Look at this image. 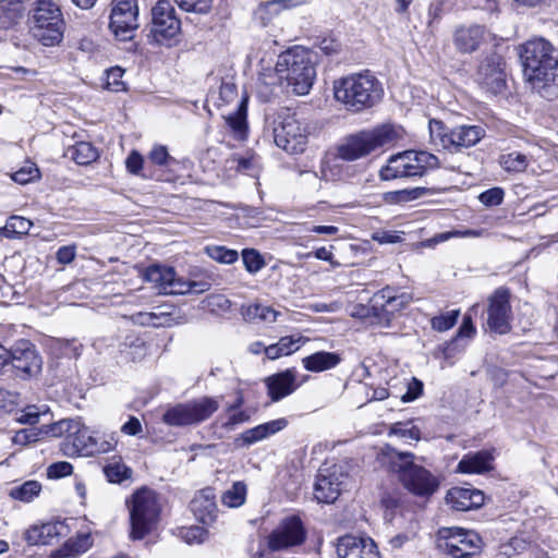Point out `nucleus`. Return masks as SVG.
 Returning <instances> with one entry per match:
<instances>
[{
	"label": "nucleus",
	"instance_id": "f257e3e1",
	"mask_svg": "<svg viewBox=\"0 0 558 558\" xmlns=\"http://www.w3.org/2000/svg\"><path fill=\"white\" fill-rule=\"evenodd\" d=\"M519 56L532 89L544 97L550 96L558 75V53L554 46L545 38H532L519 47Z\"/></svg>",
	"mask_w": 558,
	"mask_h": 558
},
{
	"label": "nucleus",
	"instance_id": "f03ea898",
	"mask_svg": "<svg viewBox=\"0 0 558 558\" xmlns=\"http://www.w3.org/2000/svg\"><path fill=\"white\" fill-rule=\"evenodd\" d=\"M333 95L347 110L360 112L375 106L381 99L383 87L380 82L366 71L335 81Z\"/></svg>",
	"mask_w": 558,
	"mask_h": 558
},
{
	"label": "nucleus",
	"instance_id": "7ed1b4c3",
	"mask_svg": "<svg viewBox=\"0 0 558 558\" xmlns=\"http://www.w3.org/2000/svg\"><path fill=\"white\" fill-rule=\"evenodd\" d=\"M275 71L279 80L287 81L294 94L306 95L316 77L313 53L304 47H293L279 54Z\"/></svg>",
	"mask_w": 558,
	"mask_h": 558
},
{
	"label": "nucleus",
	"instance_id": "20e7f679",
	"mask_svg": "<svg viewBox=\"0 0 558 558\" xmlns=\"http://www.w3.org/2000/svg\"><path fill=\"white\" fill-rule=\"evenodd\" d=\"M398 138L399 132L392 125L384 124L364 130L344 138L338 146V157L354 161L379 148L392 145Z\"/></svg>",
	"mask_w": 558,
	"mask_h": 558
},
{
	"label": "nucleus",
	"instance_id": "39448f33",
	"mask_svg": "<svg viewBox=\"0 0 558 558\" xmlns=\"http://www.w3.org/2000/svg\"><path fill=\"white\" fill-rule=\"evenodd\" d=\"M389 457L391 470L398 473L399 480L409 492L427 497L437 490L439 486L437 478L425 468L413 462V453L390 449Z\"/></svg>",
	"mask_w": 558,
	"mask_h": 558
},
{
	"label": "nucleus",
	"instance_id": "423d86ee",
	"mask_svg": "<svg viewBox=\"0 0 558 558\" xmlns=\"http://www.w3.org/2000/svg\"><path fill=\"white\" fill-rule=\"evenodd\" d=\"M62 13L52 0H37L29 17V33L43 46L53 47L63 38Z\"/></svg>",
	"mask_w": 558,
	"mask_h": 558
},
{
	"label": "nucleus",
	"instance_id": "0eeeda50",
	"mask_svg": "<svg viewBox=\"0 0 558 558\" xmlns=\"http://www.w3.org/2000/svg\"><path fill=\"white\" fill-rule=\"evenodd\" d=\"M439 165L438 158L425 150H405L391 156L379 171L381 180L422 177L427 170Z\"/></svg>",
	"mask_w": 558,
	"mask_h": 558
},
{
	"label": "nucleus",
	"instance_id": "6e6552de",
	"mask_svg": "<svg viewBox=\"0 0 558 558\" xmlns=\"http://www.w3.org/2000/svg\"><path fill=\"white\" fill-rule=\"evenodd\" d=\"M130 508L131 537L142 539L158 521L160 504L155 492L141 488L132 496Z\"/></svg>",
	"mask_w": 558,
	"mask_h": 558
},
{
	"label": "nucleus",
	"instance_id": "1a4fd4ad",
	"mask_svg": "<svg viewBox=\"0 0 558 558\" xmlns=\"http://www.w3.org/2000/svg\"><path fill=\"white\" fill-rule=\"evenodd\" d=\"M272 133L275 144L289 154L303 153L310 134L304 121L287 108L278 112Z\"/></svg>",
	"mask_w": 558,
	"mask_h": 558
},
{
	"label": "nucleus",
	"instance_id": "9d476101",
	"mask_svg": "<svg viewBox=\"0 0 558 558\" xmlns=\"http://www.w3.org/2000/svg\"><path fill=\"white\" fill-rule=\"evenodd\" d=\"M219 409V401L211 397H202L168 408L162 421L169 426L198 425L208 420Z\"/></svg>",
	"mask_w": 558,
	"mask_h": 558
},
{
	"label": "nucleus",
	"instance_id": "9b49d317",
	"mask_svg": "<svg viewBox=\"0 0 558 558\" xmlns=\"http://www.w3.org/2000/svg\"><path fill=\"white\" fill-rule=\"evenodd\" d=\"M430 140L435 145L444 149L458 151L476 145L485 135V130L480 125H459L448 129L441 121H429Z\"/></svg>",
	"mask_w": 558,
	"mask_h": 558
},
{
	"label": "nucleus",
	"instance_id": "f8f14e48",
	"mask_svg": "<svg viewBox=\"0 0 558 558\" xmlns=\"http://www.w3.org/2000/svg\"><path fill=\"white\" fill-rule=\"evenodd\" d=\"M181 21L168 0H159L151 9L150 36L160 45L172 46L178 41Z\"/></svg>",
	"mask_w": 558,
	"mask_h": 558
},
{
	"label": "nucleus",
	"instance_id": "ddd939ff",
	"mask_svg": "<svg viewBox=\"0 0 558 558\" xmlns=\"http://www.w3.org/2000/svg\"><path fill=\"white\" fill-rule=\"evenodd\" d=\"M438 547L453 558H471L482 548V538L471 530L450 527L440 531Z\"/></svg>",
	"mask_w": 558,
	"mask_h": 558
},
{
	"label": "nucleus",
	"instance_id": "4468645a",
	"mask_svg": "<svg viewBox=\"0 0 558 558\" xmlns=\"http://www.w3.org/2000/svg\"><path fill=\"white\" fill-rule=\"evenodd\" d=\"M137 27V0H113L109 29L114 38L120 41L131 40L134 38Z\"/></svg>",
	"mask_w": 558,
	"mask_h": 558
},
{
	"label": "nucleus",
	"instance_id": "2eb2a0df",
	"mask_svg": "<svg viewBox=\"0 0 558 558\" xmlns=\"http://www.w3.org/2000/svg\"><path fill=\"white\" fill-rule=\"evenodd\" d=\"M347 477L341 465L332 464L320 468L314 486L315 498L319 502H333L343 489Z\"/></svg>",
	"mask_w": 558,
	"mask_h": 558
},
{
	"label": "nucleus",
	"instance_id": "dca6fc26",
	"mask_svg": "<svg viewBox=\"0 0 558 558\" xmlns=\"http://www.w3.org/2000/svg\"><path fill=\"white\" fill-rule=\"evenodd\" d=\"M374 302L379 311V326L388 327L392 316L412 302V295L388 286L374 294Z\"/></svg>",
	"mask_w": 558,
	"mask_h": 558
},
{
	"label": "nucleus",
	"instance_id": "f3484780",
	"mask_svg": "<svg viewBox=\"0 0 558 558\" xmlns=\"http://www.w3.org/2000/svg\"><path fill=\"white\" fill-rule=\"evenodd\" d=\"M511 306L507 290L497 289L488 299L487 326L499 335L510 331Z\"/></svg>",
	"mask_w": 558,
	"mask_h": 558
},
{
	"label": "nucleus",
	"instance_id": "a211bd4d",
	"mask_svg": "<svg viewBox=\"0 0 558 558\" xmlns=\"http://www.w3.org/2000/svg\"><path fill=\"white\" fill-rule=\"evenodd\" d=\"M505 68L506 63L500 54L496 52L487 54L478 64L476 80L487 90L497 94L506 83Z\"/></svg>",
	"mask_w": 558,
	"mask_h": 558
},
{
	"label": "nucleus",
	"instance_id": "6ab92c4d",
	"mask_svg": "<svg viewBox=\"0 0 558 558\" xmlns=\"http://www.w3.org/2000/svg\"><path fill=\"white\" fill-rule=\"evenodd\" d=\"M305 535L301 519L295 515L288 517L271 532L268 545L272 550L298 546L304 542Z\"/></svg>",
	"mask_w": 558,
	"mask_h": 558
},
{
	"label": "nucleus",
	"instance_id": "aec40b11",
	"mask_svg": "<svg viewBox=\"0 0 558 558\" xmlns=\"http://www.w3.org/2000/svg\"><path fill=\"white\" fill-rule=\"evenodd\" d=\"M8 354L5 365L11 363L16 371L27 376H34L41 369V357L35 345L27 340L17 341L11 350H8Z\"/></svg>",
	"mask_w": 558,
	"mask_h": 558
},
{
	"label": "nucleus",
	"instance_id": "412c9836",
	"mask_svg": "<svg viewBox=\"0 0 558 558\" xmlns=\"http://www.w3.org/2000/svg\"><path fill=\"white\" fill-rule=\"evenodd\" d=\"M337 555L339 558H381L373 538L351 534L338 538Z\"/></svg>",
	"mask_w": 558,
	"mask_h": 558
},
{
	"label": "nucleus",
	"instance_id": "4be33fe9",
	"mask_svg": "<svg viewBox=\"0 0 558 558\" xmlns=\"http://www.w3.org/2000/svg\"><path fill=\"white\" fill-rule=\"evenodd\" d=\"M267 388V395L272 402L292 395L299 387L296 384V371L288 368L286 371L270 375L264 379Z\"/></svg>",
	"mask_w": 558,
	"mask_h": 558
},
{
	"label": "nucleus",
	"instance_id": "5701e85b",
	"mask_svg": "<svg viewBox=\"0 0 558 558\" xmlns=\"http://www.w3.org/2000/svg\"><path fill=\"white\" fill-rule=\"evenodd\" d=\"M66 534L68 526L61 521H56L31 526L26 530L24 538L33 546L50 545Z\"/></svg>",
	"mask_w": 558,
	"mask_h": 558
},
{
	"label": "nucleus",
	"instance_id": "b1692460",
	"mask_svg": "<svg viewBox=\"0 0 558 558\" xmlns=\"http://www.w3.org/2000/svg\"><path fill=\"white\" fill-rule=\"evenodd\" d=\"M191 511L194 517L204 524H211L218 515L215 490L210 487L199 490L191 504Z\"/></svg>",
	"mask_w": 558,
	"mask_h": 558
},
{
	"label": "nucleus",
	"instance_id": "393cba45",
	"mask_svg": "<svg viewBox=\"0 0 558 558\" xmlns=\"http://www.w3.org/2000/svg\"><path fill=\"white\" fill-rule=\"evenodd\" d=\"M446 501L457 511H469L484 504V494L475 488L452 487L446 495Z\"/></svg>",
	"mask_w": 558,
	"mask_h": 558
},
{
	"label": "nucleus",
	"instance_id": "a878e982",
	"mask_svg": "<svg viewBox=\"0 0 558 558\" xmlns=\"http://www.w3.org/2000/svg\"><path fill=\"white\" fill-rule=\"evenodd\" d=\"M287 426L288 421L284 417L272 420L243 432L235 441L241 447H248L281 432Z\"/></svg>",
	"mask_w": 558,
	"mask_h": 558
},
{
	"label": "nucleus",
	"instance_id": "bb28decb",
	"mask_svg": "<svg viewBox=\"0 0 558 558\" xmlns=\"http://www.w3.org/2000/svg\"><path fill=\"white\" fill-rule=\"evenodd\" d=\"M485 40V28L480 25L459 27L453 35V44L458 51L471 53L477 50Z\"/></svg>",
	"mask_w": 558,
	"mask_h": 558
},
{
	"label": "nucleus",
	"instance_id": "cd10ccee",
	"mask_svg": "<svg viewBox=\"0 0 558 558\" xmlns=\"http://www.w3.org/2000/svg\"><path fill=\"white\" fill-rule=\"evenodd\" d=\"M494 456L488 450L470 452L458 463L457 470L464 474H483L493 469Z\"/></svg>",
	"mask_w": 558,
	"mask_h": 558
},
{
	"label": "nucleus",
	"instance_id": "c85d7f7f",
	"mask_svg": "<svg viewBox=\"0 0 558 558\" xmlns=\"http://www.w3.org/2000/svg\"><path fill=\"white\" fill-rule=\"evenodd\" d=\"M93 435L80 422V429L73 432L70 440L62 444V450L66 456H90Z\"/></svg>",
	"mask_w": 558,
	"mask_h": 558
},
{
	"label": "nucleus",
	"instance_id": "c756f323",
	"mask_svg": "<svg viewBox=\"0 0 558 558\" xmlns=\"http://www.w3.org/2000/svg\"><path fill=\"white\" fill-rule=\"evenodd\" d=\"M341 362V356L335 352L319 351L302 360L304 368L308 372L319 373L335 368Z\"/></svg>",
	"mask_w": 558,
	"mask_h": 558
},
{
	"label": "nucleus",
	"instance_id": "7c9ffc66",
	"mask_svg": "<svg viewBox=\"0 0 558 558\" xmlns=\"http://www.w3.org/2000/svg\"><path fill=\"white\" fill-rule=\"evenodd\" d=\"M173 268L160 265H151L146 268L144 279L154 284V288L159 293L166 294V287L171 283L173 279Z\"/></svg>",
	"mask_w": 558,
	"mask_h": 558
},
{
	"label": "nucleus",
	"instance_id": "2f4dec72",
	"mask_svg": "<svg viewBox=\"0 0 558 558\" xmlns=\"http://www.w3.org/2000/svg\"><path fill=\"white\" fill-rule=\"evenodd\" d=\"M242 315L244 319L248 322H264L272 324L278 319L281 313L270 306L252 304L243 308Z\"/></svg>",
	"mask_w": 558,
	"mask_h": 558
},
{
	"label": "nucleus",
	"instance_id": "473e14b6",
	"mask_svg": "<svg viewBox=\"0 0 558 558\" xmlns=\"http://www.w3.org/2000/svg\"><path fill=\"white\" fill-rule=\"evenodd\" d=\"M65 156L77 165H88L98 158L97 149L88 142H80L65 150Z\"/></svg>",
	"mask_w": 558,
	"mask_h": 558
},
{
	"label": "nucleus",
	"instance_id": "72a5a7b5",
	"mask_svg": "<svg viewBox=\"0 0 558 558\" xmlns=\"http://www.w3.org/2000/svg\"><path fill=\"white\" fill-rule=\"evenodd\" d=\"M41 427L45 436H65V441H68L72 437L73 432H77L80 429V421L74 418H64L52 424L43 425Z\"/></svg>",
	"mask_w": 558,
	"mask_h": 558
},
{
	"label": "nucleus",
	"instance_id": "f704fd0d",
	"mask_svg": "<svg viewBox=\"0 0 558 558\" xmlns=\"http://www.w3.org/2000/svg\"><path fill=\"white\" fill-rule=\"evenodd\" d=\"M24 7L21 0H0V23L10 27L23 15Z\"/></svg>",
	"mask_w": 558,
	"mask_h": 558
},
{
	"label": "nucleus",
	"instance_id": "c9c22d12",
	"mask_svg": "<svg viewBox=\"0 0 558 558\" xmlns=\"http://www.w3.org/2000/svg\"><path fill=\"white\" fill-rule=\"evenodd\" d=\"M247 495V486L244 482L238 481L221 496V502L228 508H239L244 505Z\"/></svg>",
	"mask_w": 558,
	"mask_h": 558
},
{
	"label": "nucleus",
	"instance_id": "e433bc0d",
	"mask_svg": "<svg viewBox=\"0 0 558 558\" xmlns=\"http://www.w3.org/2000/svg\"><path fill=\"white\" fill-rule=\"evenodd\" d=\"M531 158L521 151H511L501 155L500 166L508 172H523L530 165Z\"/></svg>",
	"mask_w": 558,
	"mask_h": 558
},
{
	"label": "nucleus",
	"instance_id": "4c0bfd02",
	"mask_svg": "<svg viewBox=\"0 0 558 558\" xmlns=\"http://www.w3.org/2000/svg\"><path fill=\"white\" fill-rule=\"evenodd\" d=\"M32 226L31 220L21 216H12L7 220L4 227L0 228V234L9 239L25 235L28 233Z\"/></svg>",
	"mask_w": 558,
	"mask_h": 558
},
{
	"label": "nucleus",
	"instance_id": "58836bf2",
	"mask_svg": "<svg viewBox=\"0 0 558 558\" xmlns=\"http://www.w3.org/2000/svg\"><path fill=\"white\" fill-rule=\"evenodd\" d=\"M104 473L110 483H121L131 477L132 470L121 459H112L104 466Z\"/></svg>",
	"mask_w": 558,
	"mask_h": 558
},
{
	"label": "nucleus",
	"instance_id": "ea45409f",
	"mask_svg": "<svg viewBox=\"0 0 558 558\" xmlns=\"http://www.w3.org/2000/svg\"><path fill=\"white\" fill-rule=\"evenodd\" d=\"M349 314L353 318L369 322L379 326V311L375 310L374 296L371 299L369 304L356 303L350 307Z\"/></svg>",
	"mask_w": 558,
	"mask_h": 558
},
{
	"label": "nucleus",
	"instance_id": "a19ab883",
	"mask_svg": "<svg viewBox=\"0 0 558 558\" xmlns=\"http://www.w3.org/2000/svg\"><path fill=\"white\" fill-rule=\"evenodd\" d=\"M41 485L37 481H27L24 484L10 489V497L24 502L32 501L39 495Z\"/></svg>",
	"mask_w": 558,
	"mask_h": 558
},
{
	"label": "nucleus",
	"instance_id": "79ce46f5",
	"mask_svg": "<svg viewBox=\"0 0 558 558\" xmlns=\"http://www.w3.org/2000/svg\"><path fill=\"white\" fill-rule=\"evenodd\" d=\"M227 122L234 132V136L239 140H243L246 134V104L245 100H243L236 110L235 113L230 114L227 118Z\"/></svg>",
	"mask_w": 558,
	"mask_h": 558
},
{
	"label": "nucleus",
	"instance_id": "37998d69",
	"mask_svg": "<svg viewBox=\"0 0 558 558\" xmlns=\"http://www.w3.org/2000/svg\"><path fill=\"white\" fill-rule=\"evenodd\" d=\"M241 256L245 270L252 275L257 274L266 266L264 257L255 248H244Z\"/></svg>",
	"mask_w": 558,
	"mask_h": 558
},
{
	"label": "nucleus",
	"instance_id": "c03bdc74",
	"mask_svg": "<svg viewBox=\"0 0 558 558\" xmlns=\"http://www.w3.org/2000/svg\"><path fill=\"white\" fill-rule=\"evenodd\" d=\"M389 435L417 441L421 438V430L412 422H397L390 426Z\"/></svg>",
	"mask_w": 558,
	"mask_h": 558
},
{
	"label": "nucleus",
	"instance_id": "a18cd8bd",
	"mask_svg": "<svg viewBox=\"0 0 558 558\" xmlns=\"http://www.w3.org/2000/svg\"><path fill=\"white\" fill-rule=\"evenodd\" d=\"M49 413V408L45 404H31L26 405L21 414L16 417V421L22 424L34 425L38 423L39 417L41 415H46Z\"/></svg>",
	"mask_w": 558,
	"mask_h": 558
},
{
	"label": "nucleus",
	"instance_id": "49530a36",
	"mask_svg": "<svg viewBox=\"0 0 558 558\" xmlns=\"http://www.w3.org/2000/svg\"><path fill=\"white\" fill-rule=\"evenodd\" d=\"M205 252L211 259L221 264L230 265L235 263L239 258V254L235 250H230L219 245L207 246Z\"/></svg>",
	"mask_w": 558,
	"mask_h": 558
},
{
	"label": "nucleus",
	"instance_id": "de8ad7c7",
	"mask_svg": "<svg viewBox=\"0 0 558 558\" xmlns=\"http://www.w3.org/2000/svg\"><path fill=\"white\" fill-rule=\"evenodd\" d=\"M459 315V310H452L439 316H435L430 320L432 328L439 332L447 331L456 325Z\"/></svg>",
	"mask_w": 558,
	"mask_h": 558
},
{
	"label": "nucleus",
	"instance_id": "09e8293b",
	"mask_svg": "<svg viewBox=\"0 0 558 558\" xmlns=\"http://www.w3.org/2000/svg\"><path fill=\"white\" fill-rule=\"evenodd\" d=\"M44 435L43 427L40 428H24L17 430L12 437V442L19 446H27L38 441Z\"/></svg>",
	"mask_w": 558,
	"mask_h": 558
},
{
	"label": "nucleus",
	"instance_id": "8fccbe9b",
	"mask_svg": "<svg viewBox=\"0 0 558 558\" xmlns=\"http://www.w3.org/2000/svg\"><path fill=\"white\" fill-rule=\"evenodd\" d=\"M423 189L400 190L385 194V201L390 204H401L413 201L423 195Z\"/></svg>",
	"mask_w": 558,
	"mask_h": 558
},
{
	"label": "nucleus",
	"instance_id": "3c124183",
	"mask_svg": "<svg viewBox=\"0 0 558 558\" xmlns=\"http://www.w3.org/2000/svg\"><path fill=\"white\" fill-rule=\"evenodd\" d=\"M117 442L114 433L110 434L108 438L93 436L90 456L110 452L116 448Z\"/></svg>",
	"mask_w": 558,
	"mask_h": 558
},
{
	"label": "nucleus",
	"instance_id": "603ef678",
	"mask_svg": "<svg viewBox=\"0 0 558 558\" xmlns=\"http://www.w3.org/2000/svg\"><path fill=\"white\" fill-rule=\"evenodd\" d=\"M124 71L119 68L114 66L107 71V77H106V88L110 92H122L125 89V83L123 82Z\"/></svg>",
	"mask_w": 558,
	"mask_h": 558
},
{
	"label": "nucleus",
	"instance_id": "864d4df0",
	"mask_svg": "<svg viewBox=\"0 0 558 558\" xmlns=\"http://www.w3.org/2000/svg\"><path fill=\"white\" fill-rule=\"evenodd\" d=\"M182 10L198 14L207 13L213 4V0H174Z\"/></svg>",
	"mask_w": 558,
	"mask_h": 558
},
{
	"label": "nucleus",
	"instance_id": "5fc2aeb1",
	"mask_svg": "<svg viewBox=\"0 0 558 558\" xmlns=\"http://www.w3.org/2000/svg\"><path fill=\"white\" fill-rule=\"evenodd\" d=\"M306 341L307 339L301 336H286L281 337L277 344L284 355H290L298 351Z\"/></svg>",
	"mask_w": 558,
	"mask_h": 558
},
{
	"label": "nucleus",
	"instance_id": "6e6d98bb",
	"mask_svg": "<svg viewBox=\"0 0 558 558\" xmlns=\"http://www.w3.org/2000/svg\"><path fill=\"white\" fill-rule=\"evenodd\" d=\"M207 530H205L203 526L198 525H192L189 527H183L180 531L181 537L187 543V544H199L203 543L207 538Z\"/></svg>",
	"mask_w": 558,
	"mask_h": 558
},
{
	"label": "nucleus",
	"instance_id": "4d7b16f0",
	"mask_svg": "<svg viewBox=\"0 0 558 558\" xmlns=\"http://www.w3.org/2000/svg\"><path fill=\"white\" fill-rule=\"evenodd\" d=\"M239 171L246 172L250 175H257L259 169V158L253 154H247L236 158Z\"/></svg>",
	"mask_w": 558,
	"mask_h": 558
},
{
	"label": "nucleus",
	"instance_id": "13d9d810",
	"mask_svg": "<svg viewBox=\"0 0 558 558\" xmlns=\"http://www.w3.org/2000/svg\"><path fill=\"white\" fill-rule=\"evenodd\" d=\"M39 178V170L34 163L27 165L12 174L13 181L20 184H27Z\"/></svg>",
	"mask_w": 558,
	"mask_h": 558
},
{
	"label": "nucleus",
	"instance_id": "bf43d9fd",
	"mask_svg": "<svg viewBox=\"0 0 558 558\" xmlns=\"http://www.w3.org/2000/svg\"><path fill=\"white\" fill-rule=\"evenodd\" d=\"M166 294H185L191 291V280L178 278L175 271H173V279L171 283L165 288Z\"/></svg>",
	"mask_w": 558,
	"mask_h": 558
},
{
	"label": "nucleus",
	"instance_id": "052dcab7",
	"mask_svg": "<svg viewBox=\"0 0 558 558\" xmlns=\"http://www.w3.org/2000/svg\"><path fill=\"white\" fill-rule=\"evenodd\" d=\"M73 466L66 461H60L52 463L47 469V475L49 478H60L72 474Z\"/></svg>",
	"mask_w": 558,
	"mask_h": 558
},
{
	"label": "nucleus",
	"instance_id": "680f3d73",
	"mask_svg": "<svg viewBox=\"0 0 558 558\" xmlns=\"http://www.w3.org/2000/svg\"><path fill=\"white\" fill-rule=\"evenodd\" d=\"M478 198L486 206H497L504 201V191L500 187L489 189L480 194Z\"/></svg>",
	"mask_w": 558,
	"mask_h": 558
},
{
	"label": "nucleus",
	"instance_id": "e2e57ef3",
	"mask_svg": "<svg viewBox=\"0 0 558 558\" xmlns=\"http://www.w3.org/2000/svg\"><path fill=\"white\" fill-rule=\"evenodd\" d=\"M19 401V395L13 391L0 388V413L11 412Z\"/></svg>",
	"mask_w": 558,
	"mask_h": 558
},
{
	"label": "nucleus",
	"instance_id": "0e129e2a",
	"mask_svg": "<svg viewBox=\"0 0 558 558\" xmlns=\"http://www.w3.org/2000/svg\"><path fill=\"white\" fill-rule=\"evenodd\" d=\"M148 159L158 166H165L168 163V161L171 159V157L168 154V150L165 146L157 145L154 146L148 155Z\"/></svg>",
	"mask_w": 558,
	"mask_h": 558
},
{
	"label": "nucleus",
	"instance_id": "69168bd1",
	"mask_svg": "<svg viewBox=\"0 0 558 558\" xmlns=\"http://www.w3.org/2000/svg\"><path fill=\"white\" fill-rule=\"evenodd\" d=\"M423 392V383L415 377L411 379V381L408 385L407 392L402 396L403 402H411L415 399H417Z\"/></svg>",
	"mask_w": 558,
	"mask_h": 558
},
{
	"label": "nucleus",
	"instance_id": "338daca9",
	"mask_svg": "<svg viewBox=\"0 0 558 558\" xmlns=\"http://www.w3.org/2000/svg\"><path fill=\"white\" fill-rule=\"evenodd\" d=\"M229 413L230 415L227 422L222 424V426L228 430L232 429L235 425L248 422L251 418L250 414L246 411L236 410L234 412Z\"/></svg>",
	"mask_w": 558,
	"mask_h": 558
},
{
	"label": "nucleus",
	"instance_id": "774afa93",
	"mask_svg": "<svg viewBox=\"0 0 558 558\" xmlns=\"http://www.w3.org/2000/svg\"><path fill=\"white\" fill-rule=\"evenodd\" d=\"M76 256V247L74 245L61 246L57 251V260L62 265H68L74 260Z\"/></svg>",
	"mask_w": 558,
	"mask_h": 558
}]
</instances>
